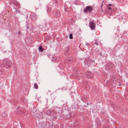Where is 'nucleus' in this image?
Returning a JSON list of instances; mask_svg holds the SVG:
<instances>
[{"label": "nucleus", "mask_w": 128, "mask_h": 128, "mask_svg": "<svg viewBox=\"0 0 128 128\" xmlns=\"http://www.w3.org/2000/svg\"><path fill=\"white\" fill-rule=\"evenodd\" d=\"M3 63L5 67L7 68L10 67L12 64V62L7 59L4 60L3 61Z\"/></svg>", "instance_id": "1"}, {"label": "nucleus", "mask_w": 128, "mask_h": 128, "mask_svg": "<svg viewBox=\"0 0 128 128\" xmlns=\"http://www.w3.org/2000/svg\"><path fill=\"white\" fill-rule=\"evenodd\" d=\"M93 8L91 6H87L84 10V12L85 13L90 12L93 10Z\"/></svg>", "instance_id": "2"}, {"label": "nucleus", "mask_w": 128, "mask_h": 128, "mask_svg": "<svg viewBox=\"0 0 128 128\" xmlns=\"http://www.w3.org/2000/svg\"><path fill=\"white\" fill-rule=\"evenodd\" d=\"M89 26L92 30H94L95 28V24L94 21L93 20L90 22Z\"/></svg>", "instance_id": "3"}, {"label": "nucleus", "mask_w": 128, "mask_h": 128, "mask_svg": "<svg viewBox=\"0 0 128 128\" xmlns=\"http://www.w3.org/2000/svg\"><path fill=\"white\" fill-rule=\"evenodd\" d=\"M86 75L87 78H92L94 76V75L90 71H87L86 72Z\"/></svg>", "instance_id": "4"}, {"label": "nucleus", "mask_w": 128, "mask_h": 128, "mask_svg": "<svg viewBox=\"0 0 128 128\" xmlns=\"http://www.w3.org/2000/svg\"><path fill=\"white\" fill-rule=\"evenodd\" d=\"M31 16L33 20H36L37 19V16L36 14H32Z\"/></svg>", "instance_id": "5"}, {"label": "nucleus", "mask_w": 128, "mask_h": 128, "mask_svg": "<svg viewBox=\"0 0 128 128\" xmlns=\"http://www.w3.org/2000/svg\"><path fill=\"white\" fill-rule=\"evenodd\" d=\"M55 14L57 16H58L60 15V12L59 10H57L56 12H55Z\"/></svg>", "instance_id": "6"}, {"label": "nucleus", "mask_w": 128, "mask_h": 128, "mask_svg": "<svg viewBox=\"0 0 128 128\" xmlns=\"http://www.w3.org/2000/svg\"><path fill=\"white\" fill-rule=\"evenodd\" d=\"M39 50L40 51L42 52L43 51V49L41 46L39 47Z\"/></svg>", "instance_id": "7"}, {"label": "nucleus", "mask_w": 128, "mask_h": 128, "mask_svg": "<svg viewBox=\"0 0 128 128\" xmlns=\"http://www.w3.org/2000/svg\"><path fill=\"white\" fill-rule=\"evenodd\" d=\"M34 88L36 89H38V85L36 84H34Z\"/></svg>", "instance_id": "8"}, {"label": "nucleus", "mask_w": 128, "mask_h": 128, "mask_svg": "<svg viewBox=\"0 0 128 128\" xmlns=\"http://www.w3.org/2000/svg\"><path fill=\"white\" fill-rule=\"evenodd\" d=\"M69 38L71 39H72L73 38L72 34H70Z\"/></svg>", "instance_id": "9"}, {"label": "nucleus", "mask_w": 128, "mask_h": 128, "mask_svg": "<svg viewBox=\"0 0 128 128\" xmlns=\"http://www.w3.org/2000/svg\"><path fill=\"white\" fill-rule=\"evenodd\" d=\"M18 109H16V110H14V113L15 114L18 113Z\"/></svg>", "instance_id": "10"}, {"label": "nucleus", "mask_w": 128, "mask_h": 128, "mask_svg": "<svg viewBox=\"0 0 128 128\" xmlns=\"http://www.w3.org/2000/svg\"><path fill=\"white\" fill-rule=\"evenodd\" d=\"M95 44L96 45H98V42H97L96 40V41H95Z\"/></svg>", "instance_id": "11"}, {"label": "nucleus", "mask_w": 128, "mask_h": 128, "mask_svg": "<svg viewBox=\"0 0 128 128\" xmlns=\"http://www.w3.org/2000/svg\"><path fill=\"white\" fill-rule=\"evenodd\" d=\"M103 128H109L108 127L106 126H105Z\"/></svg>", "instance_id": "12"}, {"label": "nucleus", "mask_w": 128, "mask_h": 128, "mask_svg": "<svg viewBox=\"0 0 128 128\" xmlns=\"http://www.w3.org/2000/svg\"><path fill=\"white\" fill-rule=\"evenodd\" d=\"M108 9L109 10H110L111 9V8L110 7H108Z\"/></svg>", "instance_id": "13"}, {"label": "nucleus", "mask_w": 128, "mask_h": 128, "mask_svg": "<svg viewBox=\"0 0 128 128\" xmlns=\"http://www.w3.org/2000/svg\"><path fill=\"white\" fill-rule=\"evenodd\" d=\"M108 5L110 6H112V4H108Z\"/></svg>", "instance_id": "14"}, {"label": "nucleus", "mask_w": 128, "mask_h": 128, "mask_svg": "<svg viewBox=\"0 0 128 128\" xmlns=\"http://www.w3.org/2000/svg\"><path fill=\"white\" fill-rule=\"evenodd\" d=\"M88 43H86V46H88Z\"/></svg>", "instance_id": "15"}]
</instances>
